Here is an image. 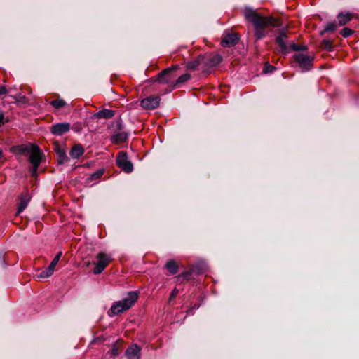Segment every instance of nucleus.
Listing matches in <instances>:
<instances>
[{
	"mask_svg": "<svg viewBox=\"0 0 359 359\" xmlns=\"http://www.w3.org/2000/svg\"><path fill=\"white\" fill-rule=\"evenodd\" d=\"M11 151L15 155L29 156V162L32 164L30 174L37 175L38 168L43 161V154L39 147L34 144H22L14 146Z\"/></svg>",
	"mask_w": 359,
	"mask_h": 359,
	"instance_id": "obj_1",
	"label": "nucleus"
},
{
	"mask_svg": "<svg viewBox=\"0 0 359 359\" xmlns=\"http://www.w3.org/2000/svg\"><path fill=\"white\" fill-rule=\"evenodd\" d=\"M244 15L246 20L254 25L257 39H261L265 36V29L278 26V22L275 18L261 16L256 11L250 8H246Z\"/></svg>",
	"mask_w": 359,
	"mask_h": 359,
	"instance_id": "obj_2",
	"label": "nucleus"
},
{
	"mask_svg": "<svg viewBox=\"0 0 359 359\" xmlns=\"http://www.w3.org/2000/svg\"><path fill=\"white\" fill-rule=\"evenodd\" d=\"M138 294L135 292H130L126 297L121 301L116 302L111 306L109 315L112 316L129 309L137 300Z\"/></svg>",
	"mask_w": 359,
	"mask_h": 359,
	"instance_id": "obj_3",
	"label": "nucleus"
},
{
	"mask_svg": "<svg viewBox=\"0 0 359 359\" xmlns=\"http://www.w3.org/2000/svg\"><path fill=\"white\" fill-rule=\"evenodd\" d=\"M276 43L280 47V50L282 53H286L290 51V49L294 50H306L305 46L300 47L294 43H288L287 36L285 32H282L276 39Z\"/></svg>",
	"mask_w": 359,
	"mask_h": 359,
	"instance_id": "obj_4",
	"label": "nucleus"
},
{
	"mask_svg": "<svg viewBox=\"0 0 359 359\" xmlns=\"http://www.w3.org/2000/svg\"><path fill=\"white\" fill-rule=\"evenodd\" d=\"M201 60H203V64L201 70L207 72L210 68L219 64L222 60V57L216 53H207L204 55H201Z\"/></svg>",
	"mask_w": 359,
	"mask_h": 359,
	"instance_id": "obj_5",
	"label": "nucleus"
},
{
	"mask_svg": "<svg viewBox=\"0 0 359 359\" xmlns=\"http://www.w3.org/2000/svg\"><path fill=\"white\" fill-rule=\"evenodd\" d=\"M294 59L302 69L308 71L312 66L314 57L305 53H297L294 55Z\"/></svg>",
	"mask_w": 359,
	"mask_h": 359,
	"instance_id": "obj_6",
	"label": "nucleus"
},
{
	"mask_svg": "<svg viewBox=\"0 0 359 359\" xmlns=\"http://www.w3.org/2000/svg\"><path fill=\"white\" fill-rule=\"evenodd\" d=\"M176 69L177 66L164 69L154 79V81L162 84H169L173 86L174 82L172 81L175 76L172 74V71Z\"/></svg>",
	"mask_w": 359,
	"mask_h": 359,
	"instance_id": "obj_7",
	"label": "nucleus"
},
{
	"mask_svg": "<svg viewBox=\"0 0 359 359\" xmlns=\"http://www.w3.org/2000/svg\"><path fill=\"white\" fill-rule=\"evenodd\" d=\"M97 262L94 263L95 265L93 273L95 275L101 273L105 267L111 262V258L109 255L104 252H100L96 256Z\"/></svg>",
	"mask_w": 359,
	"mask_h": 359,
	"instance_id": "obj_8",
	"label": "nucleus"
},
{
	"mask_svg": "<svg viewBox=\"0 0 359 359\" xmlns=\"http://www.w3.org/2000/svg\"><path fill=\"white\" fill-rule=\"evenodd\" d=\"M116 164L126 173H130L133 170V163L128 160L126 152L121 151L116 157Z\"/></svg>",
	"mask_w": 359,
	"mask_h": 359,
	"instance_id": "obj_9",
	"label": "nucleus"
},
{
	"mask_svg": "<svg viewBox=\"0 0 359 359\" xmlns=\"http://www.w3.org/2000/svg\"><path fill=\"white\" fill-rule=\"evenodd\" d=\"M338 25L344 26L353 19H358V15L351 12H341L337 16Z\"/></svg>",
	"mask_w": 359,
	"mask_h": 359,
	"instance_id": "obj_10",
	"label": "nucleus"
},
{
	"mask_svg": "<svg viewBox=\"0 0 359 359\" xmlns=\"http://www.w3.org/2000/svg\"><path fill=\"white\" fill-rule=\"evenodd\" d=\"M160 99L157 96H150L141 101V106L146 109H153L159 105Z\"/></svg>",
	"mask_w": 359,
	"mask_h": 359,
	"instance_id": "obj_11",
	"label": "nucleus"
},
{
	"mask_svg": "<svg viewBox=\"0 0 359 359\" xmlns=\"http://www.w3.org/2000/svg\"><path fill=\"white\" fill-rule=\"evenodd\" d=\"M70 129V125L68 123H57L51 126V133L55 135H62L67 133Z\"/></svg>",
	"mask_w": 359,
	"mask_h": 359,
	"instance_id": "obj_12",
	"label": "nucleus"
},
{
	"mask_svg": "<svg viewBox=\"0 0 359 359\" xmlns=\"http://www.w3.org/2000/svg\"><path fill=\"white\" fill-rule=\"evenodd\" d=\"M238 41V36L234 33H227L224 34L221 44L224 47L232 46L236 45Z\"/></svg>",
	"mask_w": 359,
	"mask_h": 359,
	"instance_id": "obj_13",
	"label": "nucleus"
},
{
	"mask_svg": "<svg viewBox=\"0 0 359 359\" xmlns=\"http://www.w3.org/2000/svg\"><path fill=\"white\" fill-rule=\"evenodd\" d=\"M140 348L137 344L132 345L126 351L127 359H140Z\"/></svg>",
	"mask_w": 359,
	"mask_h": 359,
	"instance_id": "obj_14",
	"label": "nucleus"
},
{
	"mask_svg": "<svg viewBox=\"0 0 359 359\" xmlns=\"http://www.w3.org/2000/svg\"><path fill=\"white\" fill-rule=\"evenodd\" d=\"M30 199L31 196L28 194H22L20 196V203L17 212L18 215L20 214V212H22L26 208Z\"/></svg>",
	"mask_w": 359,
	"mask_h": 359,
	"instance_id": "obj_15",
	"label": "nucleus"
},
{
	"mask_svg": "<svg viewBox=\"0 0 359 359\" xmlns=\"http://www.w3.org/2000/svg\"><path fill=\"white\" fill-rule=\"evenodd\" d=\"M203 66V60H201V55L198 56L197 59L194 61H189L187 64V67L189 69L195 70L197 69H201V67Z\"/></svg>",
	"mask_w": 359,
	"mask_h": 359,
	"instance_id": "obj_16",
	"label": "nucleus"
},
{
	"mask_svg": "<svg viewBox=\"0 0 359 359\" xmlns=\"http://www.w3.org/2000/svg\"><path fill=\"white\" fill-rule=\"evenodd\" d=\"M128 138V134L125 132L118 133L111 137V141L115 144H121Z\"/></svg>",
	"mask_w": 359,
	"mask_h": 359,
	"instance_id": "obj_17",
	"label": "nucleus"
},
{
	"mask_svg": "<svg viewBox=\"0 0 359 359\" xmlns=\"http://www.w3.org/2000/svg\"><path fill=\"white\" fill-rule=\"evenodd\" d=\"M84 149L80 144H76L70 151V155L74 158H78L83 155Z\"/></svg>",
	"mask_w": 359,
	"mask_h": 359,
	"instance_id": "obj_18",
	"label": "nucleus"
},
{
	"mask_svg": "<svg viewBox=\"0 0 359 359\" xmlns=\"http://www.w3.org/2000/svg\"><path fill=\"white\" fill-rule=\"evenodd\" d=\"M114 115V113L113 111L109 109H103L95 114V116L98 118H109L113 117Z\"/></svg>",
	"mask_w": 359,
	"mask_h": 359,
	"instance_id": "obj_19",
	"label": "nucleus"
},
{
	"mask_svg": "<svg viewBox=\"0 0 359 359\" xmlns=\"http://www.w3.org/2000/svg\"><path fill=\"white\" fill-rule=\"evenodd\" d=\"M165 268L171 274H175L178 272V265L174 260H169L167 262Z\"/></svg>",
	"mask_w": 359,
	"mask_h": 359,
	"instance_id": "obj_20",
	"label": "nucleus"
},
{
	"mask_svg": "<svg viewBox=\"0 0 359 359\" xmlns=\"http://www.w3.org/2000/svg\"><path fill=\"white\" fill-rule=\"evenodd\" d=\"M50 104L52 107L57 109H61L67 105V102L63 99L61 98L53 100L50 102Z\"/></svg>",
	"mask_w": 359,
	"mask_h": 359,
	"instance_id": "obj_21",
	"label": "nucleus"
},
{
	"mask_svg": "<svg viewBox=\"0 0 359 359\" xmlns=\"http://www.w3.org/2000/svg\"><path fill=\"white\" fill-rule=\"evenodd\" d=\"M191 78L190 74H184L180 76L175 82L173 83V88L179 86V84L187 81Z\"/></svg>",
	"mask_w": 359,
	"mask_h": 359,
	"instance_id": "obj_22",
	"label": "nucleus"
},
{
	"mask_svg": "<svg viewBox=\"0 0 359 359\" xmlns=\"http://www.w3.org/2000/svg\"><path fill=\"white\" fill-rule=\"evenodd\" d=\"M54 270H53L49 266L44 271H43L39 275H38V278H47L52 276Z\"/></svg>",
	"mask_w": 359,
	"mask_h": 359,
	"instance_id": "obj_23",
	"label": "nucleus"
},
{
	"mask_svg": "<svg viewBox=\"0 0 359 359\" xmlns=\"http://www.w3.org/2000/svg\"><path fill=\"white\" fill-rule=\"evenodd\" d=\"M337 25L336 22H330L325 26V29L320 32V34H323L325 32H333L337 29Z\"/></svg>",
	"mask_w": 359,
	"mask_h": 359,
	"instance_id": "obj_24",
	"label": "nucleus"
},
{
	"mask_svg": "<svg viewBox=\"0 0 359 359\" xmlns=\"http://www.w3.org/2000/svg\"><path fill=\"white\" fill-rule=\"evenodd\" d=\"M61 256H62V252H59L57 254V255L54 257V259L52 260L51 263L50 264V265L48 266L55 271V268L56 265L57 264Z\"/></svg>",
	"mask_w": 359,
	"mask_h": 359,
	"instance_id": "obj_25",
	"label": "nucleus"
},
{
	"mask_svg": "<svg viewBox=\"0 0 359 359\" xmlns=\"http://www.w3.org/2000/svg\"><path fill=\"white\" fill-rule=\"evenodd\" d=\"M340 33L342 36L347 38V37L351 36L354 33V31L348 27H345L343 29H341Z\"/></svg>",
	"mask_w": 359,
	"mask_h": 359,
	"instance_id": "obj_26",
	"label": "nucleus"
},
{
	"mask_svg": "<svg viewBox=\"0 0 359 359\" xmlns=\"http://www.w3.org/2000/svg\"><path fill=\"white\" fill-rule=\"evenodd\" d=\"M191 276V272L187 271L185 273H182L180 275L178 276L177 279L179 281H184L187 280L190 278Z\"/></svg>",
	"mask_w": 359,
	"mask_h": 359,
	"instance_id": "obj_27",
	"label": "nucleus"
},
{
	"mask_svg": "<svg viewBox=\"0 0 359 359\" xmlns=\"http://www.w3.org/2000/svg\"><path fill=\"white\" fill-rule=\"evenodd\" d=\"M320 46L326 50H331L332 48V42L330 40H323Z\"/></svg>",
	"mask_w": 359,
	"mask_h": 359,
	"instance_id": "obj_28",
	"label": "nucleus"
},
{
	"mask_svg": "<svg viewBox=\"0 0 359 359\" xmlns=\"http://www.w3.org/2000/svg\"><path fill=\"white\" fill-rule=\"evenodd\" d=\"M104 173V170H100L95 172H94L93 174H92L90 178L92 180H97L98 178H100Z\"/></svg>",
	"mask_w": 359,
	"mask_h": 359,
	"instance_id": "obj_29",
	"label": "nucleus"
},
{
	"mask_svg": "<svg viewBox=\"0 0 359 359\" xmlns=\"http://www.w3.org/2000/svg\"><path fill=\"white\" fill-rule=\"evenodd\" d=\"M67 156H65V154L63 152V151H61L60 153V156H59V160H58V162L60 163H63L64 162H65L67 161Z\"/></svg>",
	"mask_w": 359,
	"mask_h": 359,
	"instance_id": "obj_30",
	"label": "nucleus"
},
{
	"mask_svg": "<svg viewBox=\"0 0 359 359\" xmlns=\"http://www.w3.org/2000/svg\"><path fill=\"white\" fill-rule=\"evenodd\" d=\"M8 93L7 89L4 86H0V96L6 95Z\"/></svg>",
	"mask_w": 359,
	"mask_h": 359,
	"instance_id": "obj_31",
	"label": "nucleus"
},
{
	"mask_svg": "<svg viewBox=\"0 0 359 359\" xmlns=\"http://www.w3.org/2000/svg\"><path fill=\"white\" fill-rule=\"evenodd\" d=\"M273 69H274V67L273 66L266 65L264 69V72L265 73L271 72Z\"/></svg>",
	"mask_w": 359,
	"mask_h": 359,
	"instance_id": "obj_32",
	"label": "nucleus"
},
{
	"mask_svg": "<svg viewBox=\"0 0 359 359\" xmlns=\"http://www.w3.org/2000/svg\"><path fill=\"white\" fill-rule=\"evenodd\" d=\"M111 355L113 356H117L118 355V350L116 345L111 349Z\"/></svg>",
	"mask_w": 359,
	"mask_h": 359,
	"instance_id": "obj_33",
	"label": "nucleus"
},
{
	"mask_svg": "<svg viewBox=\"0 0 359 359\" xmlns=\"http://www.w3.org/2000/svg\"><path fill=\"white\" fill-rule=\"evenodd\" d=\"M178 290L175 288L171 292L170 298H174L178 294Z\"/></svg>",
	"mask_w": 359,
	"mask_h": 359,
	"instance_id": "obj_34",
	"label": "nucleus"
},
{
	"mask_svg": "<svg viewBox=\"0 0 359 359\" xmlns=\"http://www.w3.org/2000/svg\"><path fill=\"white\" fill-rule=\"evenodd\" d=\"M4 114L0 111V126L4 123Z\"/></svg>",
	"mask_w": 359,
	"mask_h": 359,
	"instance_id": "obj_35",
	"label": "nucleus"
},
{
	"mask_svg": "<svg viewBox=\"0 0 359 359\" xmlns=\"http://www.w3.org/2000/svg\"><path fill=\"white\" fill-rule=\"evenodd\" d=\"M19 100H18V101H22L23 100L25 99V96H22V95H19Z\"/></svg>",
	"mask_w": 359,
	"mask_h": 359,
	"instance_id": "obj_36",
	"label": "nucleus"
},
{
	"mask_svg": "<svg viewBox=\"0 0 359 359\" xmlns=\"http://www.w3.org/2000/svg\"><path fill=\"white\" fill-rule=\"evenodd\" d=\"M84 264H85V265H86V266H89V265H90V262H85Z\"/></svg>",
	"mask_w": 359,
	"mask_h": 359,
	"instance_id": "obj_37",
	"label": "nucleus"
},
{
	"mask_svg": "<svg viewBox=\"0 0 359 359\" xmlns=\"http://www.w3.org/2000/svg\"><path fill=\"white\" fill-rule=\"evenodd\" d=\"M1 156H2V151L0 149V158H1Z\"/></svg>",
	"mask_w": 359,
	"mask_h": 359,
	"instance_id": "obj_38",
	"label": "nucleus"
}]
</instances>
